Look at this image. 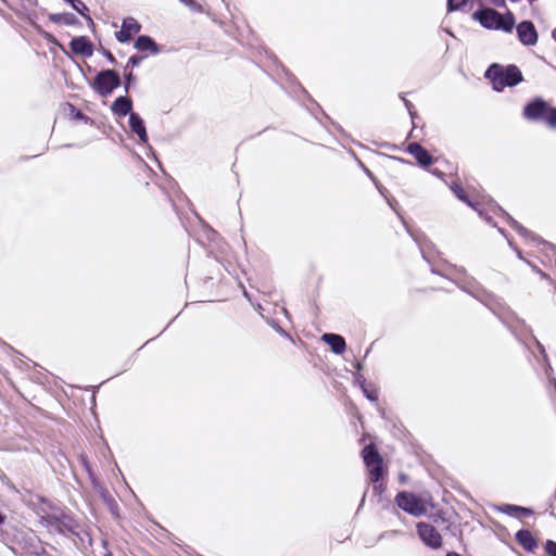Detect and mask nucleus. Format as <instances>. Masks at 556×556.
Returning <instances> with one entry per match:
<instances>
[{
  "label": "nucleus",
  "mask_w": 556,
  "mask_h": 556,
  "mask_svg": "<svg viewBox=\"0 0 556 556\" xmlns=\"http://www.w3.org/2000/svg\"><path fill=\"white\" fill-rule=\"evenodd\" d=\"M363 458L369 470L370 482H379L383 477L382 458L372 444L364 447Z\"/></svg>",
  "instance_id": "4"
},
{
  "label": "nucleus",
  "mask_w": 556,
  "mask_h": 556,
  "mask_svg": "<svg viewBox=\"0 0 556 556\" xmlns=\"http://www.w3.org/2000/svg\"><path fill=\"white\" fill-rule=\"evenodd\" d=\"M76 117L77 118H85V116H84V114L81 112H77Z\"/></svg>",
  "instance_id": "33"
},
{
  "label": "nucleus",
  "mask_w": 556,
  "mask_h": 556,
  "mask_svg": "<svg viewBox=\"0 0 556 556\" xmlns=\"http://www.w3.org/2000/svg\"><path fill=\"white\" fill-rule=\"evenodd\" d=\"M472 16L489 29H501L510 33L515 26V17L511 12L502 15L494 9L485 8L476 11Z\"/></svg>",
  "instance_id": "3"
},
{
  "label": "nucleus",
  "mask_w": 556,
  "mask_h": 556,
  "mask_svg": "<svg viewBox=\"0 0 556 556\" xmlns=\"http://www.w3.org/2000/svg\"><path fill=\"white\" fill-rule=\"evenodd\" d=\"M516 251H517L518 257H519V258H522V256H521V252H520V251H518L517 249H516Z\"/></svg>",
  "instance_id": "36"
},
{
  "label": "nucleus",
  "mask_w": 556,
  "mask_h": 556,
  "mask_svg": "<svg viewBox=\"0 0 556 556\" xmlns=\"http://www.w3.org/2000/svg\"><path fill=\"white\" fill-rule=\"evenodd\" d=\"M129 126L131 130L139 137L142 143L148 142V134L143 119L137 113H130Z\"/></svg>",
  "instance_id": "12"
},
{
  "label": "nucleus",
  "mask_w": 556,
  "mask_h": 556,
  "mask_svg": "<svg viewBox=\"0 0 556 556\" xmlns=\"http://www.w3.org/2000/svg\"><path fill=\"white\" fill-rule=\"evenodd\" d=\"M3 522V517L2 515L0 514V525Z\"/></svg>",
  "instance_id": "38"
},
{
  "label": "nucleus",
  "mask_w": 556,
  "mask_h": 556,
  "mask_svg": "<svg viewBox=\"0 0 556 556\" xmlns=\"http://www.w3.org/2000/svg\"><path fill=\"white\" fill-rule=\"evenodd\" d=\"M374 493L377 494V495H381L384 490H386V485L383 483H374Z\"/></svg>",
  "instance_id": "28"
},
{
  "label": "nucleus",
  "mask_w": 556,
  "mask_h": 556,
  "mask_svg": "<svg viewBox=\"0 0 556 556\" xmlns=\"http://www.w3.org/2000/svg\"><path fill=\"white\" fill-rule=\"evenodd\" d=\"M546 551L549 556H556V543L554 541L548 540L546 542Z\"/></svg>",
  "instance_id": "25"
},
{
  "label": "nucleus",
  "mask_w": 556,
  "mask_h": 556,
  "mask_svg": "<svg viewBox=\"0 0 556 556\" xmlns=\"http://www.w3.org/2000/svg\"><path fill=\"white\" fill-rule=\"evenodd\" d=\"M141 25L134 17H126L123 21L122 28L115 34L119 42H128L134 34L139 33Z\"/></svg>",
  "instance_id": "9"
},
{
  "label": "nucleus",
  "mask_w": 556,
  "mask_h": 556,
  "mask_svg": "<svg viewBox=\"0 0 556 556\" xmlns=\"http://www.w3.org/2000/svg\"><path fill=\"white\" fill-rule=\"evenodd\" d=\"M362 390H363V393L364 395L371 402H376L378 400V393L376 390L371 389L369 390L365 383L363 382L362 383Z\"/></svg>",
  "instance_id": "22"
},
{
  "label": "nucleus",
  "mask_w": 556,
  "mask_h": 556,
  "mask_svg": "<svg viewBox=\"0 0 556 556\" xmlns=\"http://www.w3.org/2000/svg\"><path fill=\"white\" fill-rule=\"evenodd\" d=\"M50 21L53 23H63L66 25H73L76 24L77 17L72 13H58L50 15Z\"/></svg>",
  "instance_id": "17"
},
{
  "label": "nucleus",
  "mask_w": 556,
  "mask_h": 556,
  "mask_svg": "<svg viewBox=\"0 0 556 556\" xmlns=\"http://www.w3.org/2000/svg\"><path fill=\"white\" fill-rule=\"evenodd\" d=\"M509 245L511 247V249L516 250L515 245H513V242L509 241Z\"/></svg>",
  "instance_id": "40"
},
{
  "label": "nucleus",
  "mask_w": 556,
  "mask_h": 556,
  "mask_svg": "<svg viewBox=\"0 0 556 556\" xmlns=\"http://www.w3.org/2000/svg\"><path fill=\"white\" fill-rule=\"evenodd\" d=\"M509 245L511 247V249L516 250L515 245H513V242L509 241Z\"/></svg>",
  "instance_id": "39"
},
{
  "label": "nucleus",
  "mask_w": 556,
  "mask_h": 556,
  "mask_svg": "<svg viewBox=\"0 0 556 556\" xmlns=\"http://www.w3.org/2000/svg\"><path fill=\"white\" fill-rule=\"evenodd\" d=\"M321 340L327 343L336 354H342L345 351V340L340 334L325 333Z\"/></svg>",
  "instance_id": "13"
},
{
  "label": "nucleus",
  "mask_w": 556,
  "mask_h": 556,
  "mask_svg": "<svg viewBox=\"0 0 556 556\" xmlns=\"http://www.w3.org/2000/svg\"><path fill=\"white\" fill-rule=\"evenodd\" d=\"M520 509H521V510H519V511H518V515H517V517H519V518H521V517H528V516H530V515L532 514V510H531V509H529V508H526V507H521V506H520Z\"/></svg>",
  "instance_id": "29"
},
{
  "label": "nucleus",
  "mask_w": 556,
  "mask_h": 556,
  "mask_svg": "<svg viewBox=\"0 0 556 556\" xmlns=\"http://www.w3.org/2000/svg\"><path fill=\"white\" fill-rule=\"evenodd\" d=\"M485 77L492 81L496 91H502L505 87L516 86L522 80V74L516 65L504 67L496 63L486 70Z\"/></svg>",
  "instance_id": "1"
},
{
  "label": "nucleus",
  "mask_w": 556,
  "mask_h": 556,
  "mask_svg": "<svg viewBox=\"0 0 556 556\" xmlns=\"http://www.w3.org/2000/svg\"><path fill=\"white\" fill-rule=\"evenodd\" d=\"M135 48L139 51H149L151 54H157L160 52V47L147 35H141L137 38Z\"/></svg>",
  "instance_id": "14"
},
{
  "label": "nucleus",
  "mask_w": 556,
  "mask_h": 556,
  "mask_svg": "<svg viewBox=\"0 0 556 556\" xmlns=\"http://www.w3.org/2000/svg\"><path fill=\"white\" fill-rule=\"evenodd\" d=\"M417 533L424 544L430 548L437 549L442 546V536L432 525L427 522H418Z\"/></svg>",
  "instance_id": "7"
},
{
  "label": "nucleus",
  "mask_w": 556,
  "mask_h": 556,
  "mask_svg": "<svg viewBox=\"0 0 556 556\" xmlns=\"http://www.w3.org/2000/svg\"><path fill=\"white\" fill-rule=\"evenodd\" d=\"M467 0H447V8L450 11L458 10L466 4Z\"/></svg>",
  "instance_id": "23"
},
{
  "label": "nucleus",
  "mask_w": 556,
  "mask_h": 556,
  "mask_svg": "<svg viewBox=\"0 0 556 556\" xmlns=\"http://www.w3.org/2000/svg\"><path fill=\"white\" fill-rule=\"evenodd\" d=\"M72 7L74 10H76L79 14L88 18L90 22H92L91 17L86 14L88 12L87 5L80 1V0H74L72 1Z\"/></svg>",
  "instance_id": "20"
},
{
  "label": "nucleus",
  "mask_w": 556,
  "mask_h": 556,
  "mask_svg": "<svg viewBox=\"0 0 556 556\" xmlns=\"http://www.w3.org/2000/svg\"><path fill=\"white\" fill-rule=\"evenodd\" d=\"M143 59H144V56H141V55L130 56L125 66V72H127L129 68L132 70L135 66H138L142 62Z\"/></svg>",
  "instance_id": "21"
},
{
  "label": "nucleus",
  "mask_w": 556,
  "mask_h": 556,
  "mask_svg": "<svg viewBox=\"0 0 556 556\" xmlns=\"http://www.w3.org/2000/svg\"><path fill=\"white\" fill-rule=\"evenodd\" d=\"M407 151L417 160V162L420 165L429 166L430 164H432V156L419 143H409L407 147Z\"/></svg>",
  "instance_id": "11"
},
{
  "label": "nucleus",
  "mask_w": 556,
  "mask_h": 556,
  "mask_svg": "<svg viewBox=\"0 0 556 556\" xmlns=\"http://www.w3.org/2000/svg\"><path fill=\"white\" fill-rule=\"evenodd\" d=\"M451 189L460 201L466 202L469 206L478 211V207L468 200L464 189L459 185L454 184L453 186H451Z\"/></svg>",
  "instance_id": "19"
},
{
  "label": "nucleus",
  "mask_w": 556,
  "mask_h": 556,
  "mask_svg": "<svg viewBox=\"0 0 556 556\" xmlns=\"http://www.w3.org/2000/svg\"><path fill=\"white\" fill-rule=\"evenodd\" d=\"M522 116L530 122L544 123L549 128L556 127V108L551 106L541 98L530 101L523 108Z\"/></svg>",
  "instance_id": "2"
},
{
  "label": "nucleus",
  "mask_w": 556,
  "mask_h": 556,
  "mask_svg": "<svg viewBox=\"0 0 556 556\" xmlns=\"http://www.w3.org/2000/svg\"><path fill=\"white\" fill-rule=\"evenodd\" d=\"M516 540L528 552H532L536 547V542L529 530H519L516 533Z\"/></svg>",
  "instance_id": "16"
},
{
  "label": "nucleus",
  "mask_w": 556,
  "mask_h": 556,
  "mask_svg": "<svg viewBox=\"0 0 556 556\" xmlns=\"http://www.w3.org/2000/svg\"><path fill=\"white\" fill-rule=\"evenodd\" d=\"M132 108V102L127 97H118L112 104V112L118 116L130 115Z\"/></svg>",
  "instance_id": "15"
},
{
  "label": "nucleus",
  "mask_w": 556,
  "mask_h": 556,
  "mask_svg": "<svg viewBox=\"0 0 556 556\" xmlns=\"http://www.w3.org/2000/svg\"><path fill=\"white\" fill-rule=\"evenodd\" d=\"M179 1L182 2L184 4L190 7L194 11L201 10V7L199 4H197V2L194 0H179Z\"/></svg>",
  "instance_id": "27"
},
{
  "label": "nucleus",
  "mask_w": 556,
  "mask_h": 556,
  "mask_svg": "<svg viewBox=\"0 0 556 556\" xmlns=\"http://www.w3.org/2000/svg\"><path fill=\"white\" fill-rule=\"evenodd\" d=\"M103 556H111V553H104Z\"/></svg>",
  "instance_id": "42"
},
{
  "label": "nucleus",
  "mask_w": 556,
  "mask_h": 556,
  "mask_svg": "<svg viewBox=\"0 0 556 556\" xmlns=\"http://www.w3.org/2000/svg\"><path fill=\"white\" fill-rule=\"evenodd\" d=\"M519 510H521L520 506L516 505H505V507L503 508L504 513L515 517H517Z\"/></svg>",
  "instance_id": "24"
},
{
  "label": "nucleus",
  "mask_w": 556,
  "mask_h": 556,
  "mask_svg": "<svg viewBox=\"0 0 556 556\" xmlns=\"http://www.w3.org/2000/svg\"><path fill=\"white\" fill-rule=\"evenodd\" d=\"M403 101H404V104H405L407 111L409 112L410 116L414 117V115H415V112L413 111L414 105L405 98H403Z\"/></svg>",
  "instance_id": "30"
},
{
  "label": "nucleus",
  "mask_w": 556,
  "mask_h": 556,
  "mask_svg": "<svg viewBox=\"0 0 556 556\" xmlns=\"http://www.w3.org/2000/svg\"><path fill=\"white\" fill-rule=\"evenodd\" d=\"M395 503L401 509L415 517L422 516L427 513V507L424 501L410 492H400L395 496Z\"/></svg>",
  "instance_id": "5"
},
{
  "label": "nucleus",
  "mask_w": 556,
  "mask_h": 556,
  "mask_svg": "<svg viewBox=\"0 0 556 556\" xmlns=\"http://www.w3.org/2000/svg\"><path fill=\"white\" fill-rule=\"evenodd\" d=\"M541 352H542L543 357L545 358V350H542Z\"/></svg>",
  "instance_id": "41"
},
{
  "label": "nucleus",
  "mask_w": 556,
  "mask_h": 556,
  "mask_svg": "<svg viewBox=\"0 0 556 556\" xmlns=\"http://www.w3.org/2000/svg\"><path fill=\"white\" fill-rule=\"evenodd\" d=\"M507 219H508V223L511 226V228L515 229L521 237H523L526 239L534 240V236L528 229H526L521 224H519L517 220H515L509 215H507Z\"/></svg>",
  "instance_id": "18"
},
{
  "label": "nucleus",
  "mask_w": 556,
  "mask_h": 556,
  "mask_svg": "<svg viewBox=\"0 0 556 556\" xmlns=\"http://www.w3.org/2000/svg\"><path fill=\"white\" fill-rule=\"evenodd\" d=\"M491 2L498 8L505 7V0H491Z\"/></svg>",
  "instance_id": "32"
},
{
  "label": "nucleus",
  "mask_w": 556,
  "mask_h": 556,
  "mask_svg": "<svg viewBox=\"0 0 556 556\" xmlns=\"http://www.w3.org/2000/svg\"><path fill=\"white\" fill-rule=\"evenodd\" d=\"M71 49L74 53L84 56H91L93 53L92 43L84 36L72 39Z\"/></svg>",
  "instance_id": "10"
},
{
  "label": "nucleus",
  "mask_w": 556,
  "mask_h": 556,
  "mask_svg": "<svg viewBox=\"0 0 556 556\" xmlns=\"http://www.w3.org/2000/svg\"><path fill=\"white\" fill-rule=\"evenodd\" d=\"M125 79H126L125 90L127 91L129 89V84L135 79L131 68H129L127 72H125Z\"/></svg>",
  "instance_id": "26"
},
{
  "label": "nucleus",
  "mask_w": 556,
  "mask_h": 556,
  "mask_svg": "<svg viewBox=\"0 0 556 556\" xmlns=\"http://www.w3.org/2000/svg\"><path fill=\"white\" fill-rule=\"evenodd\" d=\"M356 368H357L358 370H361V369H362V365L358 363V364L356 365Z\"/></svg>",
  "instance_id": "37"
},
{
  "label": "nucleus",
  "mask_w": 556,
  "mask_h": 556,
  "mask_svg": "<svg viewBox=\"0 0 556 556\" xmlns=\"http://www.w3.org/2000/svg\"><path fill=\"white\" fill-rule=\"evenodd\" d=\"M551 35L553 38H556V28H554L552 31H551Z\"/></svg>",
  "instance_id": "35"
},
{
  "label": "nucleus",
  "mask_w": 556,
  "mask_h": 556,
  "mask_svg": "<svg viewBox=\"0 0 556 556\" xmlns=\"http://www.w3.org/2000/svg\"><path fill=\"white\" fill-rule=\"evenodd\" d=\"M517 35L525 46H534L538 41V33L534 25L529 21H523L517 26Z\"/></svg>",
  "instance_id": "8"
},
{
  "label": "nucleus",
  "mask_w": 556,
  "mask_h": 556,
  "mask_svg": "<svg viewBox=\"0 0 556 556\" xmlns=\"http://www.w3.org/2000/svg\"><path fill=\"white\" fill-rule=\"evenodd\" d=\"M108 55H109V60H110L112 63H113V62H115V59H114V56H113L111 53H109Z\"/></svg>",
  "instance_id": "34"
},
{
  "label": "nucleus",
  "mask_w": 556,
  "mask_h": 556,
  "mask_svg": "<svg viewBox=\"0 0 556 556\" xmlns=\"http://www.w3.org/2000/svg\"><path fill=\"white\" fill-rule=\"evenodd\" d=\"M545 372H546V376L549 380V383L551 384H554L555 383V379L551 376L552 372H553V368L551 367V365H547L546 369H545Z\"/></svg>",
  "instance_id": "31"
},
{
  "label": "nucleus",
  "mask_w": 556,
  "mask_h": 556,
  "mask_svg": "<svg viewBox=\"0 0 556 556\" xmlns=\"http://www.w3.org/2000/svg\"><path fill=\"white\" fill-rule=\"evenodd\" d=\"M119 85V75L113 70H105L97 75L92 87L99 94L105 97L112 93Z\"/></svg>",
  "instance_id": "6"
}]
</instances>
